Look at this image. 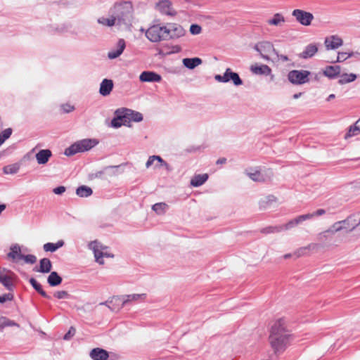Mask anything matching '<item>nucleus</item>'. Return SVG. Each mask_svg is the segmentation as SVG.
I'll use <instances>...</instances> for the list:
<instances>
[{"label": "nucleus", "instance_id": "nucleus-1", "mask_svg": "<svg viewBox=\"0 0 360 360\" xmlns=\"http://www.w3.org/2000/svg\"><path fill=\"white\" fill-rule=\"evenodd\" d=\"M293 340L291 331L288 328L283 318L276 320L271 326L269 341L276 354L283 352Z\"/></svg>", "mask_w": 360, "mask_h": 360}, {"label": "nucleus", "instance_id": "nucleus-2", "mask_svg": "<svg viewBox=\"0 0 360 360\" xmlns=\"http://www.w3.org/2000/svg\"><path fill=\"white\" fill-rule=\"evenodd\" d=\"M112 14L115 18L116 26L127 27L131 24L133 14V6L131 2L124 1L115 4L112 11Z\"/></svg>", "mask_w": 360, "mask_h": 360}, {"label": "nucleus", "instance_id": "nucleus-3", "mask_svg": "<svg viewBox=\"0 0 360 360\" xmlns=\"http://www.w3.org/2000/svg\"><path fill=\"white\" fill-rule=\"evenodd\" d=\"M98 142L95 139H86L77 141L65 150L66 156H72L77 153L89 150L94 147Z\"/></svg>", "mask_w": 360, "mask_h": 360}, {"label": "nucleus", "instance_id": "nucleus-4", "mask_svg": "<svg viewBox=\"0 0 360 360\" xmlns=\"http://www.w3.org/2000/svg\"><path fill=\"white\" fill-rule=\"evenodd\" d=\"M166 41L175 40L184 37L186 31L182 25L178 23L169 22L164 25Z\"/></svg>", "mask_w": 360, "mask_h": 360}, {"label": "nucleus", "instance_id": "nucleus-5", "mask_svg": "<svg viewBox=\"0 0 360 360\" xmlns=\"http://www.w3.org/2000/svg\"><path fill=\"white\" fill-rule=\"evenodd\" d=\"M129 108H118L115 112V117L111 121V126L114 128H119L122 125L130 127Z\"/></svg>", "mask_w": 360, "mask_h": 360}, {"label": "nucleus", "instance_id": "nucleus-6", "mask_svg": "<svg viewBox=\"0 0 360 360\" xmlns=\"http://www.w3.org/2000/svg\"><path fill=\"white\" fill-rule=\"evenodd\" d=\"M164 25H154L150 26L146 32V37L152 42L166 41Z\"/></svg>", "mask_w": 360, "mask_h": 360}, {"label": "nucleus", "instance_id": "nucleus-7", "mask_svg": "<svg viewBox=\"0 0 360 360\" xmlns=\"http://www.w3.org/2000/svg\"><path fill=\"white\" fill-rule=\"evenodd\" d=\"M311 72L308 70H290L288 74V79L290 83L295 85L305 84L309 81V76Z\"/></svg>", "mask_w": 360, "mask_h": 360}, {"label": "nucleus", "instance_id": "nucleus-8", "mask_svg": "<svg viewBox=\"0 0 360 360\" xmlns=\"http://www.w3.org/2000/svg\"><path fill=\"white\" fill-rule=\"evenodd\" d=\"M254 49L259 53L263 59L267 61L270 60L269 54L271 53L277 54V50L274 49L273 44L270 41H259L255 45Z\"/></svg>", "mask_w": 360, "mask_h": 360}, {"label": "nucleus", "instance_id": "nucleus-9", "mask_svg": "<svg viewBox=\"0 0 360 360\" xmlns=\"http://www.w3.org/2000/svg\"><path fill=\"white\" fill-rule=\"evenodd\" d=\"M14 273L6 269L0 268V283L9 291L14 289V284L13 283Z\"/></svg>", "mask_w": 360, "mask_h": 360}, {"label": "nucleus", "instance_id": "nucleus-10", "mask_svg": "<svg viewBox=\"0 0 360 360\" xmlns=\"http://www.w3.org/2000/svg\"><path fill=\"white\" fill-rule=\"evenodd\" d=\"M292 15L295 18L298 22L304 26L310 25L314 20V15L312 13L301 9H295L292 11Z\"/></svg>", "mask_w": 360, "mask_h": 360}, {"label": "nucleus", "instance_id": "nucleus-11", "mask_svg": "<svg viewBox=\"0 0 360 360\" xmlns=\"http://www.w3.org/2000/svg\"><path fill=\"white\" fill-rule=\"evenodd\" d=\"M155 7L162 14L174 16L176 13L172 9V2L169 0H160L156 4Z\"/></svg>", "mask_w": 360, "mask_h": 360}, {"label": "nucleus", "instance_id": "nucleus-12", "mask_svg": "<svg viewBox=\"0 0 360 360\" xmlns=\"http://www.w3.org/2000/svg\"><path fill=\"white\" fill-rule=\"evenodd\" d=\"M139 79L142 82H160L162 77L155 72L144 71L140 75Z\"/></svg>", "mask_w": 360, "mask_h": 360}, {"label": "nucleus", "instance_id": "nucleus-13", "mask_svg": "<svg viewBox=\"0 0 360 360\" xmlns=\"http://www.w3.org/2000/svg\"><path fill=\"white\" fill-rule=\"evenodd\" d=\"M126 47L125 41L123 39H120L117 41L115 49H112L108 53V57L110 59H115L119 57L124 51Z\"/></svg>", "mask_w": 360, "mask_h": 360}, {"label": "nucleus", "instance_id": "nucleus-14", "mask_svg": "<svg viewBox=\"0 0 360 360\" xmlns=\"http://www.w3.org/2000/svg\"><path fill=\"white\" fill-rule=\"evenodd\" d=\"M325 45L328 50L335 49L341 46L343 44L342 39L337 35H332L326 37L325 39Z\"/></svg>", "mask_w": 360, "mask_h": 360}, {"label": "nucleus", "instance_id": "nucleus-15", "mask_svg": "<svg viewBox=\"0 0 360 360\" xmlns=\"http://www.w3.org/2000/svg\"><path fill=\"white\" fill-rule=\"evenodd\" d=\"M52 269V263L49 258H43L39 261V266L33 269L34 271L42 274L50 273Z\"/></svg>", "mask_w": 360, "mask_h": 360}, {"label": "nucleus", "instance_id": "nucleus-16", "mask_svg": "<svg viewBox=\"0 0 360 360\" xmlns=\"http://www.w3.org/2000/svg\"><path fill=\"white\" fill-rule=\"evenodd\" d=\"M340 72L341 67L340 65H328L323 70V74L329 79H335L340 76Z\"/></svg>", "mask_w": 360, "mask_h": 360}, {"label": "nucleus", "instance_id": "nucleus-17", "mask_svg": "<svg viewBox=\"0 0 360 360\" xmlns=\"http://www.w3.org/2000/svg\"><path fill=\"white\" fill-rule=\"evenodd\" d=\"M89 356L93 360H107L109 354L105 349L96 347L90 352Z\"/></svg>", "mask_w": 360, "mask_h": 360}, {"label": "nucleus", "instance_id": "nucleus-18", "mask_svg": "<svg viewBox=\"0 0 360 360\" xmlns=\"http://www.w3.org/2000/svg\"><path fill=\"white\" fill-rule=\"evenodd\" d=\"M113 89V82L111 79H104L100 85L99 93L103 96H108Z\"/></svg>", "mask_w": 360, "mask_h": 360}, {"label": "nucleus", "instance_id": "nucleus-19", "mask_svg": "<svg viewBox=\"0 0 360 360\" xmlns=\"http://www.w3.org/2000/svg\"><path fill=\"white\" fill-rule=\"evenodd\" d=\"M318 51V46L316 44H310L307 45L304 50L299 54V57L307 59L313 57Z\"/></svg>", "mask_w": 360, "mask_h": 360}, {"label": "nucleus", "instance_id": "nucleus-20", "mask_svg": "<svg viewBox=\"0 0 360 360\" xmlns=\"http://www.w3.org/2000/svg\"><path fill=\"white\" fill-rule=\"evenodd\" d=\"M349 218H350V221H348V224H346L347 229H349L347 232H352L358 226L360 225V212L350 214L346 219H349Z\"/></svg>", "mask_w": 360, "mask_h": 360}, {"label": "nucleus", "instance_id": "nucleus-21", "mask_svg": "<svg viewBox=\"0 0 360 360\" xmlns=\"http://www.w3.org/2000/svg\"><path fill=\"white\" fill-rule=\"evenodd\" d=\"M250 70L255 75H269L271 73V69L266 65H252Z\"/></svg>", "mask_w": 360, "mask_h": 360}, {"label": "nucleus", "instance_id": "nucleus-22", "mask_svg": "<svg viewBox=\"0 0 360 360\" xmlns=\"http://www.w3.org/2000/svg\"><path fill=\"white\" fill-rule=\"evenodd\" d=\"M52 153L51 151L49 149H43L40 150L37 154H36V159L39 165H44L46 164L49 158L51 157Z\"/></svg>", "mask_w": 360, "mask_h": 360}, {"label": "nucleus", "instance_id": "nucleus-23", "mask_svg": "<svg viewBox=\"0 0 360 360\" xmlns=\"http://www.w3.org/2000/svg\"><path fill=\"white\" fill-rule=\"evenodd\" d=\"M118 167L119 166H106L102 170L92 174L91 176L94 178H102L104 174H108V176L115 175V169H117Z\"/></svg>", "mask_w": 360, "mask_h": 360}, {"label": "nucleus", "instance_id": "nucleus-24", "mask_svg": "<svg viewBox=\"0 0 360 360\" xmlns=\"http://www.w3.org/2000/svg\"><path fill=\"white\" fill-rule=\"evenodd\" d=\"M62 281V277L56 271H51L47 278V283L51 287L59 285Z\"/></svg>", "mask_w": 360, "mask_h": 360}, {"label": "nucleus", "instance_id": "nucleus-25", "mask_svg": "<svg viewBox=\"0 0 360 360\" xmlns=\"http://www.w3.org/2000/svg\"><path fill=\"white\" fill-rule=\"evenodd\" d=\"M202 62V60L197 57L191 58H186L183 59L184 65L190 70L194 69L198 65H200Z\"/></svg>", "mask_w": 360, "mask_h": 360}, {"label": "nucleus", "instance_id": "nucleus-26", "mask_svg": "<svg viewBox=\"0 0 360 360\" xmlns=\"http://www.w3.org/2000/svg\"><path fill=\"white\" fill-rule=\"evenodd\" d=\"M208 179L207 174H196L191 180V185L193 187L202 186Z\"/></svg>", "mask_w": 360, "mask_h": 360}, {"label": "nucleus", "instance_id": "nucleus-27", "mask_svg": "<svg viewBox=\"0 0 360 360\" xmlns=\"http://www.w3.org/2000/svg\"><path fill=\"white\" fill-rule=\"evenodd\" d=\"M350 221V218L345 219L342 221H336L329 228V230L332 231L331 233L333 234H335L336 232L340 231L343 229H347L346 224H348V221Z\"/></svg>", "mask_w": 360, "mask_h": 360}, {"label": "nucleus", "instance_id": "nucleus-28", "mask_svg": "<svg viewBox=\"0 0 360 360\" xmlns=\"http://www.w3.org/2000/svg\"><path fill=\"white\" fill-rule=\"evenodd\" d=\"M29 282L31 284V285L33 287V288L39 294L41 295L42 297H45V298H47V299H51V296L49 295L42 288V286L41 285L38 283L37 281V280L34 278H31L30 280H29Z\"/></svg>", "mask_w": 360, "mask_h": 360}, {"label": "nucleus", "instance_id": "nucleus-29", "mask_svg": "<svg viewBox=\"0 0 360 360\" xmlns=\"http://www.w3.org/2000/svg\"><path fill=\"white\" fill-rule=\"evenodd\" d=\"M146 297V294H132L127 295L123 297L122 307L127 305L128 303L134 301H136L139 299L144 300Z\"/></svg>", "mask_w": 360, "mask_h": 360}, {"label": "nucleus", "instance_id": "nucleus-30", "mask_svg": "<svg viewBox=\"0 0 360 360\" xmlns=\"http://www.w3.org/2000/svg\"><path fill=\"white\" fill-rule=\"evenodd\" d=\"M11 326H17L19 328L20 325L6 316H0V332H2L6 327Z\"/></svg>", "mask_w": 360, "mask_h": 360}, {"label": "nucleus", "instance_id": "nucleus-31", "mask_svg": "<svg viewBox=\"0 0 360 360\" xmlns=\"http://www.w3.org/2000/svg\"><path fill=\"white\" fill-rule=\"evenodd\" d=\"M226 75H228V78H229V81L232 80L234 85L240 86L243 84V81L239 77L238 74L234 72H232L230 68L226 69Z\"/></svg>", "mask_w": 360, "mask_h": 360}, {"label": "nucleus", "instance_id": "nucleus-32", "mask_svg": "<svg viewBox=\"0 0 360 360\" xmlns=\"http://www.w3.org/2000/svg\"><path fill=\"white\" fill-rule=\"evenodd\" d=\"M356 77H357V76L356 74L344 73V74L340 75V79L338 81V83L340 84H347V83L354 81L356 79Z\"/></svg>", "mask_w": 360, "mask_h": 360}, {"label": "nucleus", "instance_id": "nucleus-33", "mask_svg": "<svg viewBox=\"0 0 360 360\" xmlns=\"http://www.w3.org/2000/svg\"><path fill=\"white\" fill-rule=\"evenodd\" d=\"M331 231H330L329 229H328L327 230L319 233L317 235V240L323 243L330 241L334 235Z\"/></svg>", "mask_w": 360, "mask_h": 360}, {"label": "nucleus", "instance_id": "nucleus-34", "mask_svg": "<svg viewBox=\"0 0 360 360\" xmlns=\"http://www.w3.org/2000/svg\"><path fill=\"white\" fill-rule=\"evenodd\" d=\"M92 193V189L86 186H80L76 190V194L82 198L89 197Z\"/></svg>", "mask_w": 360, "mask_h": 360}, {"label": "nucleus", "instance_id": "nucleus-35", "mask_svg": "<svg viewBox=\"0 0 360 360\" xmlns=\"http://www.w3.org/2000/svg\"><path fill=\"white\" fill-rule=\"evenodd\" d=\"M169 205L165 202H158L153 205L152 210L158 214H163L168 210Z\"/></svg>", "mask_w": 360, "mask_h": 360}, {"label": "nucleus", "instance_id": "nucleus-36", "mask_svg": "<svg viewBox=\"0 0 360 360\" xmlns=\"http://www.w3.org/2000/svg\"><path fill=\"white\" fill-rule=\"evenodd\" d=\"M285 22V18L281 13H277L274 15L273 18L268 20L269 25L281 26V23Z\"/></svg>", "mask_w": 360, "mask_h": 360}, {"label": "nucleus", "instance_id": "nucleus-37", "mask_svg": "<svg viewBox=\"0 0 360 360\" xmlns=\"http://www.w3.org/2000/svg\"><path fill=\"white\" fill-rule=\"evenodd\" d=\"M19 255H22L20 253V248L18 244H15L11 245V252L8 253L7 256L15 260L16 258L19 259Z\"/></svg>", "mask_w": 360, "mask_h": 360}, {"label": "nucleus", "instance_id": "nucleus-38", "mask_svg": "<svg viewBox=\"0 0 360 360\" xmlns=\"http://www.w3.org/2000/svg\"><path fill=\"white\" fill-rule=\"evenodd\" d=\"M283 230V227L281 226H269L263 228L260 230V232L264 234H269L274 233H279Z\"/></svg>", "mask_w": 360, "mask_h": 360}, {"label": "nucleus", "instance_id": "nucleus-39", "mask_svg": "<svg viewBox=\"0 0 360 360\" xmlns=\"http://www.w3.org/2000/svg\"><path fill=\"white\" fill-rule=\"evenodd\" d=\"M360 134V126L357 125V121L353 126H350L347 133L345 134V138L348 139L354 136H356Z\"/></svg>", "mask_w": 360, "mask_h": 360}, {"label": "nucleus", "instance_id": "nucleus-40", "mask_svg": "<svg viewBox=\"0 0 360 360\" xmlns=\"http://www.w3.org/2000/svg\"><path fill=\"white\" fill-rule=\"evenodd\" d=\"M98 22L99 24H101L103 25L108 26V27H112V26L116 25V22L115 21V18H114L112 14L110 15V17L109 18H106L104 17L99 18L98 19Z\"/></svg>", "mask_w": 360, "mask_h": 360}, {"label": "nucleus", "instance_id": "nucleus-41", "mask_svg": "<svg viewBox=\"0 0 360 360\" xmlns=\"http://www.w3.org/2000/svg\"><path fill=\"white\" fill-rule=\"evenodd\" d=\"M89 247L90 249L93 250L95 259H96L97 257L99 258L104 257V252L100 251L98 248V243L96 240L91 242L89 245Z\"/></svg>", "mask_w": 360, "mask_h": 360}, {"label": "nucleus", "instance_id": "nucleus-42", "mask_svg": "<svg viewBox=\"0 0 360 360\" xmlns=\"http://www.w3.org/2000/svg\"><path fill=\"white\" fill-rule=\"evenodd\" d=\"M128 112H129L130 122L131 121L139 122L143 120V115L141 112L132 110L131 109H129Z\"/></svg>", "mask_w": 360, "mask_h": 360}, {"label": "nucleus", "instance_id": "nucleus-43", "mask_svg": "<svg viewBox=\"0 0 360 360\" xmlns=\"http://www.w3.org/2000/svg\"><path fill=\"white\" fill-rule=\"evenodd\" d=\"M20 169V166L18 164L8 165L4 167L3 170L5 174H16Z\"/></svg>", "mask_w": 360, "mask_h": 360}, {"label": "nucleus", "instance_id": "nucleus-44", "mask_svg": "<svg viewBox=\"0 0 360 360\" xmlns=\"http://www.w3.org/2000/svg\"><path fill=\"white\" fill-rule=\"evenodd\" d=\"M19 259H23L25 263L33 264L37 262V257L34 255H19Z\"/></svg>", "mask_w": 360, "mask_h": 360}, {"label": "nucleus", "instance_id": "nucleus-45", "mask_svg": "<svg viewBox=\"0 0 360 360\" xmlns=\"http://www.w3.org/2000/svg\"><path fill=\"white\" fill-rule=\"evenodd\" d=\"M12 131L13 130L11 128H7L0 134V146L11 136Z\"/></svg>", "mask_w": 360, "mask_h": 360}, {"label": "nucleus", "instance_id": "nucleus-46", "mask_svg": "<svg viewBox=\"0 0 360 360\" xmlns=\"http://www.w3.org/2000/svg\"><path fill=\"white\" fill-rule=\"evenodd\" d=\"M276 200V197L273 195H269L266 196L265 200H262L260 202L261 208L265 209L269 203L275 202Z\"/></svg>", "mask_w": 360, "mask_h": 360}, {"label": "nucleus", "instance_id": "nucleus-47", "mask_svg": "<svg viewBox=\"0 0 360 360\" xmlns=\"http://www.w3.org/2000/svg\"><path fill=\"white\" fill-rule=\"evenodd\" d=\"M189 31L191 34L193 35H197L201 33L202 32V27L198 24H192L190 26Z\"/></svg>", "mask_w": 360, "mask_h": 360}, {"label": "nucleus", "instance_id": "nucleus-48", "mask_svg": "<svg viewBox=\"0 0 360 360\" xmlns=\"http://www.w3.org/2000/svg\"><path fill=\"white\" fill-rule=\"evenodd\" d=\"M53 296L58 300H61V299L69 298L70 295L65 290H60V291L55 292L53 294Z\"/></svg>", "mask_w": 360, "mask_h": 360}, {"label": "nucleus", "instance_id": "nucleus-49", "mask_svg": "<svg viewBox=\"0 0 360 360\" xmlns=\"http://www.w3.org/2000/svg\"><path fill=\"white\" fill-rule=\"evenodd\" d=\"M43 248L46 252H53L57 250L56 244L53 243H47L44 244Z\"/></svg>", "mask_w": 360, "mask_h": 360}, {"label": "nucleus", "instance_id": "nucleus-50", "mask_svg": "<svg viewBox=\"0 0 360 360\" xmlns=\"http://www.w3.org/2000/svg\"><path fill=\"white\" fill-rule=\"evenodd\" d=\"M311 219V216L309 215V213L302 214V215H300L297 217L295 218L297 225L306 220H309Z\"/></svg>", "mask_w": 360, "mask_h": 360}, {"label": "nucleus", "instance_id": "nucleus-51", "mask_svg": "<svg viewBox=\"0 0 360 360\" xmlns=\"http://www.w3.org/2000/svg\"><path fill=\"white\" fill-rule=\"evenodd\" d=\"M14 298V296L12 293H6L2 295H0V303H4L6 301H11Z\"/></svg>", "mask_w": 360, "mask_h": 360}, {"label": "nucleus", "instance_id": "nucleus-52", "mask_svg": "<svg viewBox=\"0 0 360 360\" xmlns=\"http://www.w3.org/2000/svg\"><path fill=\"white\" fill-rule=\"evenodd\" d=\"M214 79L219 82L225 83L229 82V78H228V75H226V70L222 76L220 75H215Z\"/></svg>", "mask_w": 360, "mask_h": 360}, {"label": "nucleus", "instance_id": "nucleus-53", "mask_svg": "<svg viewBox=\"0 0 360 360\" xmlns=\"http://www.w3.org/2000/svg\"><path fill=\"white\" fill-rule=\"evenodd\" d=\"M76 330L74 327L71 326L68 331L65 334L63 339L65 340H69L71 338H72L75 334Z\"/></svg>", "mask_w": 360, "mask_h": 360}, {"label": "nucleus", "instance_id": "nucleus-54", "mask_svg": "<svg viewBox=\"0 0 360 360\" xmlns=\"http://www.w3.org/2000/svg\"><path fill=\"white\" fill-rule=\"evenodd\" d=\"M60 108L65 113L71 112L75 110V107L68 103L61 105Z\"/></svg>", "mask_w": 360, "mask_h": 360}, {"label": "nucleus", "instance_id": "nucleus-55", "mask_svg": "<svg viewBox=\"0 0 360 360\" xmlns=\"http://www.w3.org/2000/svg\"><path fill=\"white\" fill-rule=\"evenodd\" d=\"M297 224L296 223V221L295 219L289 221L288 223H286L284 225H281V226L283 227V230H289L295 226H296Z\"/></svg>", "mask_w": 360, "mask_h": 360}, {"label": "nucleus", "instance_id": "nucleus-56", "mask_svg": "<svg viewBox=\"0 0 360 360\" xmlns=\"http://www.w3.org/2000/svg\"><path fill=\"white\" fill-rule=\"evenodd\" d=\"M248 176L252 180L255 181H259L262 180V179L260 178L261 174L258 171H256L255 172L248 173Z\"/></svg>", "mask_w": 360, "mask_h": 360}, {"label": "nucleus", "instance_id": "nucleus-57", "mask_svg": "<svg viewBox=\"0 0 360 360\" xmlns=\"http://www.w3.org/2000/svg\"><path fill=\"white\" fill-rule=\"evenodd\" d=\"M348 53L347 52H339L337 57V62H342L345 61L348 58H350V56H348Z\"/></svg>", "mask_w": 360, "mask_h": 360}, {"label": "nucleus", "instance_id": "nucleus-58", "mask_svg": "<svg viewBox=\"0 0 360 360\" xmlns=\"http://www.w3.org/2000/svg\"><path fill=\"white\" fill-rule=\"evenodd\" d=\"M326 212V211L324 209H319L312 213H309V214L311 216V219H312L314 217L322 216V215L325 214Z\"/></svg>", "mask_w": 360, "mask_h": 360}, {"label": "nucleus", "instance_id": "nucleus-59", "mask_svg": "<svg viewBox=\"0 0 360 360\" xmlns=\"http://www.w3.org/2000/svg\"><path fill=\"white\" fill-rule=\"evenodd\" d=\"M316 244H310L308 247L307 248H300L296 252L295 254L297 255V257H300L301 255H303L304 252L306 251L307 249L308 248H310L311 247H314L316 246Z\"/></svg>", "mask_w": 360, "mask_h": 360}, {"label": "nucleus", "instance_id": "nucleus-60", "mask_svg": "<svg viewBox=\"0 0 360 360\" xmlns=\"http://www.w3.org/2000/svg\"><path fill=\"white\" fill-rule=\"evenodd\" d=\"M65 190L66 188L65 186H60L53 188V192L56 195H61L65 191Z\"/></svg>", "mask_w": 360, "mask_h": 360}, {"label": "nucleus", "instance_id": "nucleus-61", "mask_svg": "<svg viewBox=\"0 0 360 360\" xmlns=\"http://www.w3.org/2000/svg\"><path fill=\"white\" fill-rule=\"evenodd\" d=\"M155 160H158V162L160 163V166H165L167 169H169V165L160 157L158 155H155Z\"/></svg>", "mask_w": 360, "mask_h": 360}, {"label": "nucleus", "instance_id": "nucleus-62", "mask_svg": "<svg viewBox=\"0 0 360 360\" xmlns=\"http://www.w3.org/2000/svg\"><path fill=\"white\" fill-rule=\"evenodd\" d=\"M155 155H152V156H150L149 158L148 159L146 163V167L147 168L150 167L151 165H153L154 161L155 160Z\"/></svg>", "mask_w": 360, "mask_h": 360}, {"label": "nucleus", "instance_id": "nucleus-63", "mask_svg": "<svg viewBox=\"0 0 360 360\" xmlns=\"http://www.w3.org/2000/svg\"><path fill=\"white\" fill-rule=\"evenodd\" d=\"M278 58H280L283 62H287L289 60V58L287 56L279 54L277 51V54H275Z\"/></svg>", "mask_w": 360, "mask_h": 360}, {"label": "nucleus", "instance_id": "nucleus-64", "mask_svg": "<svg viewBox=\"0 0 360 360\" xmlns=\"http://www.w3.org/2000/svg\"><path fill=\"white\" fill-rule=\"evenodd\" d=\"M348 56H350V58L354 57L355 58L359 60L360 59V53L352 51L348 53Z\"/></svg>", "mask_w": 360, "mask_h": 360}]
</instances>
